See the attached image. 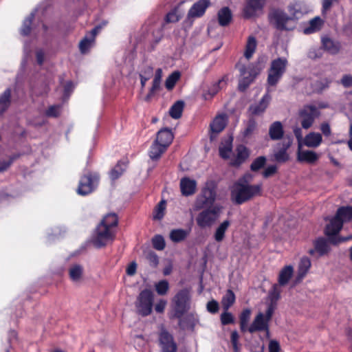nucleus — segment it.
Instances as JSON below:
<instances>
[{"instance_id": "nucleus-1", "label": "nucleus", "mask_w": 352, "mask_h": 352, "mask_svg": "<svg viewBox=\"0 0 352 352\" xmlns=\"http://www.w3.org/2000/svg\"><path fill=\"white\" fill-rule=\"evenodd\" d=\"M241 182V180H237L231 188L230 198L235 204H243L253 197L261 195L263 186L261 183L252 185L243 184Z\"/></svg>"}, {"instance_id": "nucleus-2", "label": "nucleus", "mask_w": 352, "mask_h": 352, "mask_svg": "<svg viewBox=\"0 0 352 352\" xmlns=\"http://www.w3.org/2000/svg\"><path fill=\"white\" fill-rule=\"evenodd\" d=\"M190 298L189 292L187 289H182L176 294L173 299L174 316L179 319V325L183 329L186 328L184 322L187 319L181 318L189 309Z\"/></svg>"}, {"instance_id": "nucleus-3", "label": "nucleus", "mask_w": 352, "mask_h": 352, "mask_svg": "<svg viewBox=\"0 0 352 352\" xmlns=\"http://www.w3.org/2000/svg\"><path fill=\"white\" fill-rule=\"evenodd\" d=\"M217 197V184L214 181H207L201 189L200 194L197 197L195 207L200 210L213 205Z\"/></svg>"}, {"instance_id": "nucleus-4", "label": "nucleus", "mask_w": 352, "mask_h": 352, "mask_svg": "<svg viewBox=\"0 0 352 352\" xmlns=\"http://www.w3.org/2000/svg\"><path fill=\"white\" fill-rule=\"evenodd\" d=\"M153 306V292L149 289L142 290L137 296L135 302L136 313L142 317L148 316L152 313Z\"/></svg>"}, {"instance_id": "nucleus-5", "label": "nucleus", "mask_w": 352, "mask_h": 352, "mask_svg": "<svg viewBox=\"0 0 352 352\" xmlns=\"http://www.w3.org/2000/svg\"><path fill=\"white\" fill-rule=\"evenodd\" d=\"M288 60L285 57L274 59L268 69L267 82L270 86H276L285 73Z\"/></svg>"}, {"instance_id": "nucleus-6", "label": "nucleus", "mask_w": 352, "mask_h": 352, "mask_svg": "<svg viewBox=\"0 0 352 352\" xmlns=\"http://www.w3.org/2000/svg\"><path fill=\"white\" fill-rule=\"evenodd\" d=\"M342 227L343 223L336 216H334L330 220L329 223L327 225L324 230V234L329 238L331 244L336 245L352 239V236L346 237L337 236Z\"/></svg>"}, {"instance_id": "nucleus-7", "label": "nucleus", "mask_w": 352, "mask_h": 352, "mask_svg": "<svg viewBox=\"0 0 352 352\" xmlns=\"http://www.w3.org/2000/svg\"><path fill=\"white\" fill-rule=\"evenodd\" d=\"M239 72L241 78L239 81L238 89L240 91H245L260 73V69L256 65L250 64L247 66H241Z\"/></svg>"}, {"instance_id": "nucleus-8", "label": "nucleus", "mask_w": 352, "mask_h": 352, "mask_svg": "<svg viewBox=\"0 0 352 352\" xmlns=\"http://www.w3.org/2000/svg\"><path fill=\"white\" fill-rule=\"evenodd\" d=\"M115 236V230H109L103 225L98 224L92 238V243L96 248H101L113 242Z\"/></svg>"}, {"instance_id": "nucleus-9", "label": "nucleus", "mask_w": 352, "mask_h": 352, "mask_svg": "<svg viewBox=\"0 0 352 352\" xmlns=\"http://www.w3.org/2000/svg\"><path fill=\"white\" fill-rule=\"evenodd\" d=\"M320 115V111L314 104L304 105L298 111V117L300 124L304 129H309L314 124L315 120Z\"/></svg>"}, {"instance_id": "nucleus-10", "label": "nucleus", "mask_w": 352, "mask_h": 352, "mask_svg": "<svg viewBox=\"0 0 352 352\" xmlns=\"http://www.w3.org/2000/svg\"><path fill=\"white\" fill-rule=\"evenodd\" d=\"M100 177L96 173H89L83 175L79 182L77 192L80 195H87L98 186Z\"/></svg>"}, {"instance_id": "nucleus-11", "label": "nucleus", "mask_w": 352, "mask_h": 352, "mask_svg": "<svg viewBox=\"0 0 352 352\" xmlns=\"http://www.w3.org/2000/svg\"><path fill=\"white\" fill-rule=\"evenodd\" d=\"M268 19L270 23L278 30L289 31L292 30V28L287 26V22L292 19L283 10L279 8L272 10L268 14Z\"/></svg>"}, {"instance_id": "nucleus-12", "label": "nucleus", "mask_w": 352, "mask_h": 352, "mask_svg": "<svg viewBox=\"0 0 352 352\" xmlns=\"http://www.w3.org/2000/svg\"><path fill=\"white\" fill-rule=\"evenodd\" d=\"M221 207L215 206L209 208L199 212L196 218V221L199 227L205 228L210 227L218 219Z\"/></svg>"}, {"instance_id": "nucleus-13", "label": "nucleus", "mask_w": 352, "mask_h": 352, "mask_svg": "<svg viewBox=\"0 0 352 352\" xmlns=\"http://www.w3.org/2000/svg\"><path fill=\"white\" fill-rule=\"evenodd\" d=\"M293 142L292 135H287L281 142L276 144L274 151V160L278 163H285L289 159V155L287 153V150L291 146Z\"/></svg>"}, {"instance_id": "nucleus-14", "label": "nucleus", "mask_w": 352, "mask_h": 352, "mask_svg": "<svg viewBox=\"0 0 352 352\" xmlns=\"http://www.w3.org/2000/svg\"><path fill=\"white\" fill-rule=\"evenodd\" d=\"M267 0H248L243 9L245 19L256 17L263 13Z\"/></svg>"}, {"instance_id": "nucleus-15", "label": "nucleus", "mask_w": 352, "mask_h": 352, "mask_svg": "<svg viewBox=\"0 0 352 352\" xmlns=\"http://www.w3.org/2000/svg\"><path fill=\"white\" fill-rule=\"evenodd\" d=\"M159 344L162 352H177V344L173 336L162 327L159 333Z\"/></svg>"}, {"instance_id": "nucleus-16", "label": "nucleus", "mask_w": 352, "mask_h": 352, "mask_svg": "<svg viewBox=\"0 0 352 352\" xmlns=\"http://www.w3.org/2000/svg\"><path fill=\"white\" fill-rule=\"evenodd\" d=\"M330 241L327 239L320 236L313 241L314 248L310 249L308 253L317 258L327 255L331 251Z\"/></svg>"}, {"instance_id": "nucleus-17", "label": "nucleus", "mask_w": 352, "mask_h": 352, "mask_svg": "<svg viewBox=\"0 0 352 352\" xmlns=\"http://www.w3.org/2000/svg\"><path fill=\"white\" fill-rule=\"evenodd\" d=\"M210 5V1L209 0L197 1L188 10L187 20L190 21L202 16Z\"/></svg>"}, {"instance_id": "nucleus-18", "label": "nucleus", "mask_w": 352, "mask_h": 352, "mask_svg": "<svg viewBox=\"0 0 352 352\" xmlns=\"http://www.w3.org/2000/svg\"><path fill=\"white\" fill-rule=\"evenodd\" d=\"M271 96L265 93L258 103L251 104L248 108V113L251 116L262 115L267 108L271 100Z\"/></svg>"}, {"instance_id": "nucleus-19", "label": "nucleus", "mask_w": 352, "mask_h": 352, "mask_svg": "<svg viewBox=\"0 0 352 352\" xmlns=\"http://www.w3.org/2000/svg\"><path fill=\"white\" fill-rule=\"evenodd\" d=\"M236 155L232 159L230 164L233 166H240L250 156V151L243 145L239 144L236 147Z\"/></svg>"}, {"instance_id": "nucleus-20", "label": "nucleus", "mask_w": 352, "mask_h": 352, "mask_svg": "<svg viewBox=\"0 0 352 352\" xmlns=\"http://www.w3.org/2000/svg\"><path fill=\"white\" fill-rule=\"evenodd\" d=\"M268 321L265 318L263 313H259L254 318L253 322L248 327V331L252 333L255 331H262L266 330L268 331Z\"/></svg>"}, {"instance_id": "nucleus-21", "label": "nucleus", "mask_w": 352, "mask_h": 352, "mask_svg": "<svg viewBox=\"0 0 352 352\" xmlns=\"http://www.w3.org/2000/svg\"><path fill=\"white\" fill-rule=\"evenodd\" d=\"M319 158L318 155L313 151L302 150L301 144H298L297 160L300 162H306L310 164H314Z\"/></svg>"}, {"instance_id": "nucleus-22", "label": "nucleus", "mask_w": 352, "mask_h": 352, "mask_svg": "<svg viewBox=\"0 0 352 352\" xmlns=\"http://www.w3.org/2000/svg\"><path fill=\"white\" fill-rule=\"evenodd\" d=\"M228 121V116L226 113L217 115L210 124L211 132L216 134L219 133L226 128Z\"/></svg>"}, {"instance_id": "nucleus-23", "label": "nucleus", "mask_w": 352, "mask_h": 352, "mask_svg": "<svg viewBox=\"0 0 352 352\" xmlns=\"http://www.w3.org/2000/svg\"><path fill=\"white\" fill-rule=\"evenodd\" d=\"M180 189L182 194L184 196H190L195 192L197 182L195 179L189 177H183L180 180Z\"/></svg>"}, {"instance_id": "nucleus-24", "label": "nucleus", "mask_w": 352, "mask_h": 352, "mask_svg": "<svg viewBox=\"0 0 352 352\" xmlns=\"http://www.w3.org/2000/svg\"><path fill=\"white\" fill-rule=\"evenodd\" d=\"M269 136L274 141L284 139V129L281 122L275 121L270 125Z\"/></svg>"}, {"instance_id": "nucleus-25", "label": "nucleus", "mask_w": 352, "mask_h": 352, "mask_svg": "<svg viewBox=\"0 0 352 352\" xmlns=\"http://www.w3.org/2000/svg\"><path fill=\"white\" fill-rule=\"evenodd\" d=\"M68 274L72 282L79 283L83 277L84 267L79 263L72 264L68 268Z\"/></svg>"}, {"instance_id": "nucleus-26", "label": "nucleus", "mask_w": 352, "mask_h": 352, "mask_svg": "<svg viewBox=\"0 0 352 352\" xmlns=\"http://www.w3.org/2000/svg\"><path fill=\"white\" fill-rule=\"evenodd\" d=\"M288 12L291 19H298L305 12V5L302 1H296L288 6Z\"/></svg>"}, {"instance_id": "nucleus-27", "label": "nucleus", "mask_w": 352, "mask_h": 352, "mask_svg": "<svg viewBox=\"0 0 352 352\" xmlns=\"http://www.w3.org/2000/svg\"><path fill=\"white\" fill-rule=\"evenodd\" d=\"M174 135L172 131L168 128H164L160 130L157 133V138L155 140L159 142L161 144L168 148L172 143Z\"/></svg>"}, {"instance_id": "nucleus-28", "label": "nucleus", "mask_w": 352, "mask_h": 352, "mask_svg": "<svg viewBox=\"0 0 352 352\" xmlns=\"http://www.w3.org/2000/svg\"><path fill=\"white\" fill-rule=\"evenodd\" d=\"M311 265V261L307 256L301 258L298 266V273L296 278L297 283L300 282L303 279L309 270Z\"/></svg>"}, {"instance_id": "nucleus-29", "label": "nucleus", "mask_w": 352, "mask_h": 352, "mask_svg": "<svg viewBox=\"0 0 352 352\" xmlns=\"http://www.w3.org/2000/svg\"><path fill=\"white\" fill-rule=\"evenodd\" d=\"M226 84L225 78L219 79L217 82L211 85V86L208 88V89L205 91L202 96L204 100H211L222 88L223 85Z\"/></svg>"}, {"instance_id": "nucleus-30", "label": "nucleus", "mask_w": 352, "mask_h": 352, "mask_svg": "<svg viewBox=\"0 0 352 352\" xmlns=\"http://www.w3.org/2000/svg\"><path fill=\"white\" fill-rule=\"evenodd\" d=\"M217 19L219 24L222 27L228 26L232 19V13L228 7L221 8L217 13Z\"/></svg>"}, {"instance_id": "nucleus-31", "label": "nucleus", "mask_w": 352, "mask_h": 352, "mask_svg": "<svg viewBox=\"0 0 352 352\" xmlns=\"http://www.w3.org/2000/svg\"><path fill=\"white\" fill-rule=\"evenodd\" d=\"M232 142L233 138L229 137L221 142L219 148V155L221 158L224 160L230 158L232 151Z\"/></svg>"}, {"instance_id": "nucleus-32", "label": "nucleus", "mask_w": 352, "mask_h": 352, "mask_svg": "<svg viewBox=\"0 0 352 352\" xmlns=\"http://www.w3.org/2000/svg\"><path fill=\"white\" fill-rule=\"evenodd\" d=\"M322 141V135L319 133L311 132L305 135L304 144L311 148H317Z\"/></svg>"}, {"instance_id": "nucleus-33", "label": "nucleus", "mask_w": 352, "mask_h": 352, "mask_svg": "<svg viewBox=\"0 0 352 352\" xmlns=\"http://www.w3.org/2000/svg\"><path fill=\"white\" fill-rule=\"evenodd\" d=\"M294 274V267L292 265H286L281 269L278 277V283L285 286L289 282Z\"/></svg>"}, {"instance_id": "nucleus-34", "label": "nucleus", "mask_w": 352, "mask_h": 352, "mask_svg": "<svg viewBox=\"0 0 352 352\" xmlns=\"http://www.w3.org/2000/svg\"><path fill=\"white\" fill-rule=\"evenodd\" d=\"M166 148L163 144L155 140L150 147L148 155L151 160H157L161 157V155L165 152Z\"/></svg>"}, {"instance_id": "nucleus-35", "label": "nucleus", "mask_w": 352, "mask_h": 352, "mask_svg": "<svg viewBox=\"0 0 352 352\" xmlns=\"http://www.w3.org/2000/svg\"><path fill=\"white\" fill-rule=\"evenodd\" d=\"M331 80L328 78H320L311 84L312 91L317 94H321L322 91L329 88Z\"/></svg>"}, {"instance_id": "nucleus-36", "label": "nucleus", "mask_w": 352, "mask_h": 352, "mask_svg": "<svg viewBox=\"0 0 352 352\" xmlns=\"http://www.w3.org/2000/svg\"><path fill=\"white\" fill-rule=\"evenodd\" d=\"M342 223L349 222L352 220V206H342L339 208L335 215Z\"/></svg>"}, {"instance_id": "nucleus-37", "label": "nucleus", "mask_w": 352, "mask_h": 352, "mask_svg": "<svg viewBox=\"0 0 352 352\" xmlns=\"http://www.w3.org/2000/svg\"><path fill=\"white\" fill-rule=\"evenodd\" d=\"M322 44L324 49L331 54H336L340 51V43L329 37L322 38Z\"/></svg>"}, {"instance_id": "nucleus-38", "label": "nucleus", "mask_w": 352, "mask_h": 352, "mask_svg": "<svg viewBox=\"0 0 352 352\" xmlns=\"http://www.w3.org/2000/svg\"><path fill=\"white\" fill-rule=\"evenodd\" d=\"M190 230H184L182 228L173 229L170 232V239L174 243H180L184 241L189 235Z\"/></svg>"}, {"instance_id": "nucleus-39", "label": "nucleus", "mask_w": 352, "mask_h": 352, "mask_svg": "<svg viewBox=\"0 0 352 352\" xmlns=\"http://www.w3.org/2000/svg\"><path fill=\"white\" fill-rule=\"evenodd\" d=\"M322 25V21L319 16H316L309 21L307 27L303 29L305 34H311L319 31Z\"/></svg>"}, {"instance_id": "nucleus-40", "label": "nucleus", "mask_w": 352, "mask_h": 352, "mask_svg": "<svg viewBox=\"0 0 352 352\" xmlns=\"http://www.w3.org/2000/svg\"><path fill=\"white\" fill-rule=\"evenodd\" d=\"M11 89L7 88L0 95V115L5 112L9 107L11 102Z\"/></svg>"}, {"instance_id": "nucleus-41", "label": "nucleus", "mask_w": 352, "mask_h": 352, "mask_svg": "<svg viewBox=\"0 0 352 352\" xmlns=\"http://www.w3.org/2000/svg\"><path fill=\"white\" fill-rule=\"evenodd\" d=\"M118 217L116 213H109L104 217L100 225H103L109 230H115V228L118 226Z\"/></svg>"}, {"instance_id": "nucleus-42", "label": "nucleus", "mask_w": 352, "mask_h": 352, "mask_svg": "<svg viewBox=\"0 0 352 352\" xmlns=\"http://www.w3.org/2000/svg\"><path fill=\"white\" fill-rule=\"evenodd\" d=\"M126 164L123 162H118L117 164L110 170L109 177L112 181L118 179L125 171Z\"/></svg>"}, {"instance_id": "nucleus-43", "label": "nucleus", "mask_w": 352, "mask_h": 352, "mask_svg": "<svg viewBox=\"0 0 352 352\" xmlns=\"http://www.w3.org/2000/svg\"><path fill=\"white\" fill-rule=\"evenodd\" d=\"M236 300L235 294L230 289H228L223 296L221 304L225 311H228L230 307L234 303Z\"/></svg>"}, {"instance_id": "nucleus-44", "label": "nucleus", "mask_w": 352, "mask_h": 352, "mask_svg": "<svg viewBox=\"0 0 352 352\" xmlns=\"http://www.w3.org/2000/svg\"><path fill=\"white\" fill-rule=\"evenodd\" d=\"M257 45L256 38L253 36H250L248 38L247 43L245 45V50L244 52V56L249 60L255 52Z\"/></svg>"}, {"instance_id": "nucleus-45", "label": "nucleus", "mask_w": 352, "mask_h": 352, "mask_svg": "<svg viewBox=\"0 0 352 352\" xmlns=\"http://www.w3.org/2000/svg\"><path fill=\"white\" fill-rule=\"evenodd\" d=\"M283 287L278 283L273 285L272 289L269 291L268 297L270 300V303L276 305L277 301L280 298V294L282 292L281 287Z\"/></svg>"}, {"instance_id": "nucleus-46", "label": "nucleus", "mask_w": 352, "mask_h": 352, "mask_svg": "<svg viewBox=\"0 0 352 352\" xmlns=\"http://www.w3.org/2000/svg\"><path fill=\"white\" fill-rule=\"evenodd\" d=\"M283 287L278 283L273 285L272 289L269 291L268 297L270 300V303L276 305L277 301L280 298V294L282 292L281 287Z\"/></svg>"}, {"instance_id": "nucleus-47", "label": "nucleus", "mask_w": 352, "mask_h": 352, "mask_svg": "<svg viewBox=\"0 0 352 352\" xmlns=\"http://www.w3.org/2000/svg\"><path fill=\"white\" fill-rule=\"evenodd\" d=\"M184 107V102L182 100H178L175 102L169 109L170 116L174 119H179L182 115Z\"/></svg>"}, {"instance_id": "nucleus-48", "label": "nucleus", "mask_w": 352, "mask_h": 352, "mask_svg": "<svg viewBox=\"0 0 352 352\" xmlns=\"http://www.w3.org/2000/svg\"><path fill=\"white\" fill-rule=\"evenodd\" d=\"M230 224V223L228 220H225L218 226L214 233V239L217 242H221L223 241L225 236V233L228 230Z\"/></svg>"}, {"instance_id": "nucleus-49", "label": "nucleus", "mask_w": 352, "mask_h": 352, "mask_svg": "<svg viewBox=\"0 0 352 352\" xmlns=\"http://www.w3.org/2000/svg\"><path fill=\"white\" fill-rule=\"evenodd\" d=\"M34 19V12H32L30 15L25 19L23 22L20 32L23 36H28L31 32V25L32 21Z\"/></svg>"}, {"instance_id": "nucleus-50", "label": "nucleus", "mask_w": 352, "mask_h": 352, "mask_svg": "<svg viewBox=\"0 0 352 352\" xmlns=\"http://www.w3.org/2000/svg\"><path fill=\"white\" fill-rule=\"evenodd\" d=\"M94 41L93 37L91 38L88 35H86L79 43V49L81 53H87L93 45Z\"/></svg>"}, {"instance_id": "nucleus-51", "label": "nucleus", "mask_w": 352, "mask_h": 352, "mask_svg": "<svg viewBox=\"0 0 352 352\" xmlns=\"http://www.w3.org/2000/svg\"><path fill=\"white\" fill-rule=\"evenodd\" d=\"M180 76V72L178 71L173 72L171 74H170L165 81V86L166 89L171 90L179 79Z\"/></svg>"}, {"instance_id": "nucleus-52", "label": "nucleus", "mask_w": 352, "mask_h": 352, "mask_svg": "<svg viewBox=\"0 0 352 352\" xmlns=\"http://www.w3.org/2000/svg\"><path fill=\"white\" fill-rule=\"evenodd\" d=\"M182 18V15L178 13V9L175 8L168 12L164 18V23H176Z\"/></svg>"}, {"instance_id": "nucleus-53", "label": "nucleus", "mask_w": 352, "mask_h": 352, "mask_svg": "<svg viewBox=\"0 0 352 352\" xmlns=\"http://www.w3.org/2000/svg\"><path fill=\"white\" fill-rule=\"evenodd\" d=\"M251 311L249 309H244L240 315V327L243 332L247 330V324L249 322Z\"/></svg>"}, {"instance_id": "nucleus-54", "label": "nucleus", "mask_w": 352, "mask_h": 352, "mask_svg": "<svg viewBox=\"0 0 352 352\" xmlns=\"http://www.w3.org/2000/svg\"><path fill=\"white\" fill-rule=\"evenodd\" d=\"M152 245L154 249L160 251L163 250L166 246L163 236L160 234L155 235L152 239Z\"/></svg>"}, {"instance_id": "nucleus-55", "label": "nucleus", "mask_w": 352, "mask_h": 352, "mask_svg": "<svg viewBox=\"0 0 352 352\" xmlns=\"http://www.w3.org/2000/svg\"><path fill=\"white\" fill-rule=\"evenodd\" d=\"M166 208V201L162 200L157 206L154 210L153 219L160 220L164 217V210Z\"/></svg>"}, {"instance_id": "nucleus-56", "label": "nucleus", "mask_w": 352, "mask_h": 352, "mask_svg": "<svg viewBox=\"0 0 352 352\" xmlns=\"http://www.w3.org/2000/svg\"><path fill=\"white\" fill-rule=\"evenodd\" d=\"M266 161L267 159L265 156H259L256 157L250 165L251 170H259L261 168H263L265 166Z\"/></svg>"}, {"instance_id": "nucleus-57", "label": "nucleus", "mask_w": 352, "mask_h": 352, "mask_svg": "<svg viewBox=\"0 0 352 352\" xmlns=\"http://www.w3.org/2000/svg\"><path fill=\"white\" fill-rule=\"evenodd\" d=\"M155 290L159 295H165L169 288L168 282L166 280H162L157 283L155 285Z\"/></svg>"}, {"instance_id": "nucleus-58", "label": "nucleus", "mask_w": 352, "mask_h": 352, "mask_svg": "<svg viewBox=\"0 0 352 352\" xmlns=\"http://www.w3.org/2000/svg\"><path fill=\"white\" fill-rule=\"evenodd\" d=\"M61 109H62L61 104L52 105L45 111V115L47 117L57 118L60 116Z\"/></svg>"}, {"instance_id": "nucleus-59", "label": "nucleus", "mask_w": 352, "mask_h": 352, "mask_svg": "<svg viewBox=\"0 0 352 352\" xmlns=\"http://www.w3.org/2000/svg\"><path fill=\"white\" fill-rule=\"evenodd\" d=\"M161 82L158 78L153 79L152 87H151L148 94L146 95L145 100L148 101L156 93V91H159L160 89Z\"/></svg>"}, {"instance_id": "nucleus-60", "label": "nucleus", "mask_w": 352, "mask_h": 352, "mask_svg": "<svg viewBox=\"0 0 352 352\" xmlns=\"http://www.w3.org/2000/svg\"><path fill=\"white\" fill-rule=\"evenodd\" d=\"M146 258L151 267L155 268L157 267L159 264V257L155 252L153 251L148 252L146 255Z\"/></svg>"}, {"instance_id": "nucleus-61", "label": "nucleus", "mask_w": 352, "mask_h": 352, "mask_svg": "<svg viewBox=\"0 0 352 352\" xmlns=\"http://www.w3.org/2000/svg\"><path fill=\"white\" fill-rule=\"evenodd\" d=\"M18 157V155H14L10 157L8 160H0V173L6 170Z\"/></svg>"}, {"instance_id": "nucleus-62", "label": "nucleus", "mask_w": 352, "mask_h": 352, "mask_svg": "<svg viewBox=\"0 0 352 352\" xmlns=\"http://www.w3.org/2000/svg\"><path fill=\"white\" fill-rule=\"evenodd\" d=\"M221 322L223 325L232 324L234 322V317L230 312L225 311L221 314Z\"/></svg>"}, {"instance_id": "nucleus-63", "label": "nucleus", "mask_w": 352, "mask_h": 352, "mask_svg": "<svg viewBox=\"0 0 352 352\" xmlns=\"http://www.w3.org/2000/svg\"><path fill=\"white\" fill-rule=\"evenodd\" d=\"M256 127V122L254 118L249 119L246 128L244 130L243 134L245 136H248L252 134Z\"/></svg>"}, {"instance_id": "nucleus-64", "label": "nucleus", "mask_w": 352, "mask_h": 352, "mask_svg": "<svg viewBox=\"0 0 352 352\" xmlns=\"http://www.w3.org/2000/svg\"><path fill=\"white\" fill-rule=\"evenodd\" d=\"M153 68L150 65L144 66L140 72V76H143L147 78H151L153 76Z\"/></svg>"}]
</instances>
